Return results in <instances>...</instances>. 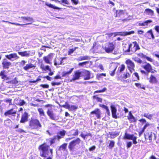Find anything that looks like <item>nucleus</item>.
Here are the masks:
<instances>
[{
  "label": "nucleus",
  "instance_id": "obj_33",
  "mask_svg": "<svg viewBox=\"0 0 159 159\" xmlns=\"http://www.w3.org/2000/svg\"><path fill=\"white\" fill-rule=\"evenodd\" d=\"M129 120L132 122H136V120L133 116L131 112L129 113V116L128 117Z\"/></svg>",
  "mask_w": 159,
  "mask_h": 159
},
{
  "label": "nucleus",
  "instance_id": "obj_37",
  "mask_svg": "<svg viewBox=\"0 0 159 159\" xmlns=\"http://www.w3.org/2000/svg\"><path fill=\"white\" fill-rule=\"evenodd\" d=\"M45 5L47 6H48L49 7H51V8H54L55 9H59V8H58V7H57L56 6H54L53 5L50 3H49L48 2H46Z\"/></svg>",
  "mask_w": 159,
  "mask_h": 159
},
{
  "label": "nucleus",
  "instance_id": "obj_56",
  "mask_svg": "<svg viewBox=\"0 0 159 159\" xmlns=\"http://www.w3.org/2000/svg\"><path fill=\"white\" fill-rule=\"evenodd\" d=\"M125 66L124 65H122L121 66V67L120 68V72L122 71L125 69Z\"/></svg>",
  "mask_w": 159,
  "mask_h": 159
},
{
  "label": "nucleus",
  "instance_id": "obj_39",
  "mask_svg": "<svg viewBox=\"0 0 159 159\" xmlns=\"http://www.w3.org/2000/svg\"><path fill=\"white\" fill-rule=\"evenodd\" d=\"M38 110L39 112V115L41 116H45V114L42 108H39L38 109Z\"/></svg>",
  "mask_w": 159,
  "mask_h": 159
},
{
  "label": "nucleus",
  "instance_id": "obj_47",
  "mask_svg": "<svg viewBox=\"0 0 159 159\" xmlns=\"http://www.w3.org/2000/svg\"><path fill=\"white\" fill-rule=\"evenodd\" d=\"M137 139V137L134 136L132 139L133 140V143L134 144H136L137 143V142L136 141Z\"/></svg>",
  "mask_w": 159,
  "mask_h": 159
},
{
  "label": "nucleus",
  "instance_id": "obj_41",
  "mask_svg": "<svg viewBox=\"0 0 159 159\" xmlns=\"http://www.w3.org/2000/svg\"><path fill=\"white\" fill-rule=\"evenodd\" d=\"M135 85L136 87H138L139 88H140L144 89H145V88L144 86L142 85L140 83H135Z\"/></svg>",
  "mask_w": 159,
  "mask_h": 159
},
{
  "label": "nucleus",
  "instance_id": "obj_27",
  "mask_svg": "<svg viewBox=\"0 0 159 159\" xmlns=\"http://www.w3.org/2000/svg\"><path fill=\"white\" fill-rule=\"evenodd\" d=\"M18 54L23 57L25 56L28 57L30 56V53L29 52L25 51L23 52H18Z\"/></svg>",
  "mask_w": 159,
  "mask_h": 159
},
{
  "label": "nucleus",
  "instance_id": "obj_22",
  "mask_svg": "<svg viewBox=\"0 0 159 159\" xmlns=\"http://www.w3.org/2000/svg\"><path fill=\"white\" fill-rule=\"evenodd\" d=\"M148 72H149L150 70H152V67L151 65L149 63H147V64L142 66Z\"/></svg>",
  "mask_w": 159,
  "mask_h": 159
},
{
  "label": "nucleus",
  "instance_id": "obj_53",
  "mask_svg": "<svg viewBox=\"0 0 159 159\" xmlns=\"http://www.w3.org/2000/svg\"><path fill=\"white\" fill-rule=\"evenodd\" d=\"M11 99H6L5 100V101L7 103H9V105H11Z\"/></svg>",
  "mask_w": 159,
  "mask_h": 159
},
{
  "label": "nucleus",
  "instance_id": "obj_44",
  "mask_svg": "<svg viewBox=\"0 0 159 159\" xmlns=\"http://www.w3.org/2000/svg\"><path fill=\"white\" fill-rule=\"evenodd\" d=\"M144 116L145 117H146L149 119H151L152 117V114H148L147 113H145L144 114Z\"/></svg>",
  "mask_w": 159,
  "mask_h": 159
},
{
  "label": "nucleus",
  "instance_id": "obj_17",
  "mask_svg": "<svg viewBox=\"0 0 159 159\" xmlns=\"http://www.w3.org/2000/svg\"><path fill=\"white\" fill-rule=\"evenodd\" d=\"M145 36L149 39H151L152 38L153 39H154L155 38L154 35L151 30L148 31L145 34Z\"/></svg>",
  "mask_w": 159,
  "mask_h": 159
},
{
  "label": "nucleus",
  "instance_id": "obj_58",
  "mask_svg": "<svg viewBox=\"0 0 159 159\" xmlns=\"http://www.w3.org/2000/svg\"><path fill=\"white\" fill-rule=\"evenodd\" d=\"M144 58H146L148 61H149L151 62L152 61V59L151 58L149 57H148L146 55H145Z\"/></svg>",
  "mask_w": 159,
  "mask_h": 159
},
{
  "label": "nucleus",
  "instance_id": "obj_64",
  "mask_svg": "<svg viewBox=\"0 0 159 159\" xmlns=\"http://www.w3.org/2000/svg\"><path fill=\"white\" fill-rule=\"evenodd\" d=\"M155 29L157 32L159 33V26H156L155 27Z\"/></svg>",
  "mask_w": 159,
  "mask_h": 159
},
{
  "label": "nucleus",
  "instance_id": "obj_36",
  "mask_svg": "<svg viewBox=\"0 0 159 159\" xmlns=\"http://www.w3.org/2000/svg\"><path fill=\"white\" fill-rule=\"evenodd\" d=\"M109 142L110 143L108 147L109 149H111L114 147L115 143L114 141L111 140L109 141Z\"/></svg>",
  "mask_w": 159,
  "mask_h": 159
},
{
  "label": "nucleus",
  "instance_id": "obj_45",
  "mask_svg": "<svg viewBox=\"0 0 159 159\" xmlns=\"http://www.w3.org/2000/svg\"><path fill=\"white\" fill-rule=\"evenodd\" d=\"M107 90V88H104L102 90H97L95 91L94 93H101L103 92L106 91Z\"/></svg>",
  "mask_w": 159,
  "mask_h": 159
},
{
  "label": "nucleus",
  "instance_id": "obj_51",
  "mask_svg": "<svg viewBox=\"0 0 159 159\" xmlns=\"http://www.w3.org/2000/svg\"><path fill=\"white\" fill-rule=\"evenodd\" d=\"M132 145V143L131 142H129L127 143L126 146L127 148H130Z\"/></svg>",
  "mask_w": 159,
  "mask_h": 159
},
{
  "label": "nucleus",
  "instance_id": "obj_40",
  "mask_svg": "<svg viewBox=\"0 0 159 159\" xmlns=\"http://www.w3.org/2000/svg\"><path fill=\"white\" fill-rule=\"evenodd\" d=\"M134 33V31H131L128 32H121V34H123L124 35H121V36H125L126 35H130L131 34H133Z\"/></svg>",
  "mask_w": 159,
  "mask_h": 159
},
{
  "label": "nucleus",
  "instance_id": "obj_5",
  "mask_svg": "<svg viewBox=\"0 0 159 159\" xmlns=\"http://www.w3.org/2000/svg\"><path fill=\"white\" fill-rule=\"evenodd\" d=\"M140 49L139 44L136 41L133 42L128 47V49L125 50V52H129L130 51L133 53H135L138 50Z\"/></svg>",
  "mask_w": 159,
  "mask_h": 159
},
{
  "label": "nucleus",
  "instance_id": "obj_11",
  "mask_svg": "<svg viewBox=\"0 0 159 159\" xmlns=\"http://www.w3.org/2000/svg\"><path fill=\"white\" fill-rule=\"evenodd\" d=\"M5 57L8 59L13 61L14 60L13 59H14L15 60H17L19 58V57L17 56V54L15 53H11L9 55H5Z\"/></svg>",
  "mask_w": 159,
  "mask_h": 159
},
{
  "label": "nucleus",
  "instance_id": "obj_52",
  "mask_svg": "<svg viewBox=\"0 0 159 159\" xmlns=\"http://www.w3.org/2000/svg\"><path fill=\"white\" fill-rule=\"evenodd\" d=\"M130 76L129 74L128 73H126V74H124L123 75V78L126 79L128 77H129Z\"/></svg>",
  "mask_w": 159,
  "mask_h": 159
},
{
  "label": "nucleus",
  "instance_id": "obj_13",
  "mask_svg": "<svg viewBox=\"0 0 159 159\" xmlns=\"http://www.w3.org/2000/svg\"><path fill=\"white\" fill-rule=\"evenodd\" d=\"M82 74L84 76V80H88L90 79V73L89 71L85 70L82 72Z\"/></svg>",
  "mask_w": 159,
  "mask_h": 159
},
{
  "label": "nucleus",
  "instance_id": "obj_10",
  "mask_svg": "<svg viewBox=\"0 0 159 159\" xmlns=\"http://www.w3.org/2000/svg\"><path fill=\"white\" fill-rule=\"evenodd\" d=\"M47 114L52 120H57L59 119L58 116H56L53 113L51 109L48 110L47 112Z\"/></svg>",
  "mask_w": 159,
  "mask_h": 159
},
{
  "label": "nucleus",
  "instance_id": "obj_54",
  "mask_svg": "<svg viewBox=\"0 0 159 159\" xmlns=\"http://www.w3.org/2000/svg\"><path fill=\"white\" fill-rule=\"evenodd\" d=\"M45 70H48L50 71H51V69L50 68L49 66H45Z\"/></svg>",
  "mask_w": 159,
  "mask_h": 159
},
{
  "label": "nucleus",
  "instance_id": "obj_30",
  "mask_svg": "<svg viewBox=\"0 0 159 159\" xmlns=\"http://www.w3.org/2000/svg\"><path fill=\"white\" fill-rule=\"evenodd\" d=\"M0 76L1 77L2 79L5 80H8L9 78L7 75L4 74V71H1L0 73Z\"/></svg>",
  "mask_w": 159,
  "mask_h": 159
},
{
  "label": "nucleus",
  "instance_id": "obj_62",
  "mask_svg": "<svg viewBox=\"0 0 159 159\" xmlns=\"http://www.w3.org/2000/svg\"><path fill=\"white\" fill-rule=\"evenodd\" d=\"M16 131H17L18 132L20 133H21L22 132L26 133V132L24 130H23L22 129H17L16 130Z\"/></svg>",
  "mask_w": 159,
  "mask_h": 159
},
{
  "label": "nucleus",
  "instance_id": "obj_26",
  "mask_svg": "<svg viewBox=\"0 0 159 159\" xmlns=\"http://www.w3.org/2000/svg\"><path fill=\"white\" fill-rule=\"evenodd\" d=\"M134 136L133 134H129L126 132L125 134L124 138L125 139H126L132 140Z\"/></svg>",
  "mask_w": 159,
  "mask_h": 159
},
{
  "label": "nucleus",
  "instance_id": "obj_8",
  "mask_svg": "<svg viewBox=\"0 0 159 159\" xmlns=\"http://www.w3.org/2000/svg\"><path fill=\"white\" fill-rule=\"evenodd\" d=\"M126 63L127 65V67L131 73H132L133 71L134 70V68L135 65L134 63L129 59L127 60L126 61Z\"/></svg>",
  "mask_w": 159,
  "mask_h": 159
},
{
  "label": "nucleus",
  "instance_id": "obj_19",
  "mask_svg": "<svg viewBox=\"0 0 159 159\" xmlns=\"http://www.w3.org/2000/svg\"><path fill=\"white\" fill-rule=\"evenodd\" d=\"M35 66L31 63L27 64L25 66H24L23 69L26 71H28L29 70L32 68H34Z\"/></svg>",
  "mask_w": 159,
  "mask_h": 159
},
{
  "label": "nucleus",
  "instance_id": "obj_3",
  "mask_svg": "<svg viewBox=\"0 0 159 159\" xmlns=\"http://www.w3.org/2000/svg\"><path fill=\"white\" fill-rule=\"evenodd\" d=\"M19 18H20V19L22 20L23 22L24 23L26 22V21H27L28 22H30V23H26L24 24H21L18 23H12L8 21H6L4 20H2V22H5L7 23H10L13 25H21L23 26L24 25H28L30 24H31L32 22L34 21V20L32 18L30 17H25V16H22L21 17H19Z\"/></svg>",
  "mask_w": 159,
  "mask_h": 159
},
{
  "label": "nucleus",
  "instance_id": "obj_1",
  "mask_svg": "<svg viewBox=\"0 0 159 159\" xmlns=\"http://www.w3.org/2000/svg\"><path fill=\"white\" fill-rule=\"evenodd\" d=\"M49 146L46 143H44L40 145L39 147L40 152V155L42 157H47L49 156L46 159H52L53 157V149H50L49 151Z\"/></svg>",
  "mask_w": 159,
  "mask_h": 159
},
{
  "label": "nucleus",
  "instance_id": "obj_63",
  "mask_svg": "<svg viewBox=\"0 0 159 159\" xmlns=\"http://www.w3.org/2000/svg\"><path fill=\"white\" fill-rule=\"evenodd\" d=\"M71 1L75 5H77L79 2L78 0H71Z\"/></svg>",
  "mask_w": 159,
  "mask_h": 159
},
{
  "label": "nucleus",
  "instance_id": "obj_6",
  "mask_svg": "<svg viewBox=\"0 0 159 159\" xmlns=\"http://www.w3.org/2000/svg\"><path fill=\"white\" fill-rule=\"evenodd\" d=\"M17 111L14 108H12L10 110H8L6 111L4 113V115L6 116H7L9 118H11V116H16Z\"/></svg>",
  "mask_w": 159,
  "mask_h": 159
},
{
  "label": "nucleus",
  "instance_id": "obj_21",
  "mask_svg": "<svg viewBox=\"0 0 159 159\" xmlns=\"http://www.w3.org/2000/svg\"><path fill=\"white\" fill-rule=\"evenodd\" d=\"M81 72L76 71L75 72V75H73V77L72 79V80H78L80 76Z\"/></svg>",
  "mask_w": 159,
  "mask_h": 159
},
{
  "label": "nucleus",
  "instance_id": "obj_32",
  "mask_svg": "<svg viewBox=\"0 0 159 159\" xmlns=\"http://www.w3.org/2000/svg\"><path fill=\"white\" fill-rule=\"evenodd\" d=\"M73 69H74L73 68H71L70 69V70L68 72H66V71L63 72L62 73V76L65 77V76H67V75H70V74L71 73L73 70Z\"/></svg>",
  "mask_w": 159,
  "mask_h": 159
},
{
  "label": "nucleus",
  "instance_id": "obj_61",
  "mask_svg": "<svg viewBox=\"0 0 159 159\" xmlns=\"http://www.w3.org/2000/svg\"><path fill=\"white\" fill-rule=\"evenodd\" d=\"M146 123L145 125L143 127V129L145 130V129L147 127L149 126L150 125L147 122Z\"/></svg>",
  "mask_w": 159,
  "mask_h": 159
},
{
  "label": "nucleus",
  "instance_id": "obj_59",
  "mask_svg": "<svg viewBox=\"0 0 159 159\" xmlns=\"http://www.w3.org/2000/svg\"><path fill=\"white\" fill-rule=\"evenodd\" d=\"M99 105L100 107L105 109L106 110L108 108L107 107L104 105L99 104Z\"/></svg>",
  "mask_w": 159,
  "mask_h": 159
},
{
  "label": "nucleus",
  "instance_id": "obj_16",
  "mask_svg": "<svg viewBox=\"0 0 159 159\" xmlns=\"http://www.w3.org/2000/svg\"><path fill=\"white\" fill-rule=\"evenodd\" d=\"M14 103L17 105L22 106L25 104V102L23 100L20 99H15L14 100Z\"/></svg>",
  "mask_w": 159,
  "mask_h": 159
},
{
  "label": "nucleus",
  "instance_id": "obj_7",
  "mask_svg": "<svg viewBox=\"0 0 159 159\" xmlns=\"http://www.w3.org/2000/svg\"><path fill=\"white\" fill-rule=\"evenodd\" d=\"M115 47L112 43H108L106 44L105 50L107 53L111 52L114 49Z\"/></svg>",
  "mask_w": 159,
  "mask_h": 159
},
{
  "label": "nucleus",
  "instance_id": "obj_57",
  "mask_svg": "<svg viewBox=\"0 0 159 159\" xmlns=\"http://www.w3.org/2000/svg\"><path fill=\"white\" fill-rule=\"evenodd\" d=\"M137 55L140 57H142V58H144L145 55H144L143 53H139L137 54Z\"/></svg>",
  "mask_w": 159,
  "mask_h": 159
},
{
  "label": "nucleus",
  "instance_id": "obj_23",
  "mask_svg": "<svg viewBox=\"0 0 159 159\" xmlns=\"http://www.w3.org/2000/svg\"><path fill=\"white\" fill-rule=\"evenodd\" d=\"M51 54H49L47 56H45L43 57L44 61L47 63L50 64L51 62H50V60L52 59L51 58Z\"/></svg>",
  "mask_w": 159,
  "mask_h": 159
},
{
  "label": "nucleus",
  "instance_id": "obj_15",
  "mask_svg": "<svg viewBox=\"0 0 159 159\" xmlns=\"http://www.w3.org/2000/svg\"><path fill=\"white\" fill-rule=\"evenodd\" d=\"M28 113L26 112H25L22 115L21 119L20 120V122L24 123L26 122L28 120Z\"/></svg>",
  "mask_w": 159,
  "mask_h": 159
},
{
  "label": "nucleus",
  "instance_id": "obj_55",
  "mask_svg": "<svg viewBox=\"0 0 159 159\" xmlns=\"http://www.w3.org/2000/svg\"><path fill=\"white\" fill-rule=\"evenodd\" d=\"M61 2V3H63L68 5L69 4V2L67 0H62Z\"/></svg>",
  "mask_w": 159,
  "mask_h": 159
},
{
  "label": "nucleus",
  "instance_id": "obj_25",
  "mask_svg": "<svg viewBox=\"0 0 159 159\" xmlns=\"http://www.w3.org/2000/svg\"><path fill=\"white\" fill-rule=\"evenodd\" d=\"M90 59V57L88 56H81L77 58V60L80 61L84 60H89Z\"/></svg>",
  "mask_w": 159,
  "mask_h": 159
},
{
  "label": "nucleus",
  "instance_id": "obj_12",
  "mask_svg": "<svg viewBox=\"0 0 159 159\" xmlns=\"http://www.w3.org/2000/svg\"><path fill=\"white\" fill-rule=\"evenodd\" d=\"M2 64L4 69H8L9 68V67L11 65V63L8 61L6 58H5L3 60Z\"/></svg>",
  "mask_w": 159,
  "mask_h": 159
},
{
  "label": "nucleus",
  "instance_id": "obj_18",
  "mask_svg": "<svg viewBox=\"0 0 159 159\" xmlns=\"http://www.w3.org/2000/svg\"><path fill=\"white\" fill-rule=\"evenodd\" d=\"M66 131L64 130L60 131L58 132L57 134V139L58 141L63 138L65 135Z\"/></svg>",
  "mask_w": 159,
  "mask_h": 159
},
{
  "label": "nucleus",
  "instance_id": "obj_43",
  "mask_svg": "<svg viewBox=\"0 0 159 159\" xmlns=\"http://www.w3.org/2000/svg\"><path fill=\"white\" fill-rule=\"evenodd\" d=\"M93 98L94 99H96L97 101L98 102H102V99L99 98L98 97H97L96 96H93Z\"/></svg>",
  "mask_w": 159,
  "mask_h": 159
},
{
  "label": "nucleus",
  "instance_id": "obj_35",
  "mask_svg": "<svg viewBox=\"0 0 159 159\" xmlns=\"http://www.w3.org/2000/svg\"><path fill=\"white\" fill-rule=\"evenodd\" d=\"M152 22V20H148L146 21H145L143 23H139V26H145L147 25H148V24L149 23H150Z\"/></svg>",
  "mask_w": 159,
  "mask_h": 159
},
{
  "label": "nucleus",
  "instance_id": "obj_24",
  "mask_svg": "<svg viewBox=\"0 0 159 159\" xmlns=\"http://www.w3.org/2000/svg\"><path fill=\"white\" fill-rule=\"evenodd\" d=\"M108 37L110 38V37L114 35V37H115L117 35H124L121 34V32H116L114 33H110L106 34Z\"/></svg>",
  "mask_w": 159,
  "mask_h": 159
},
{
  "label": "nucleus",
  "instance_id": "obj_14",
  "mask_svg": "<svg viewBox=\"0 0 159 159\" xmlns=\"http://www.w3.org/2000/svg\"><path fill=\"white\" fill-rule=\"evenodd\" d=\"M91 114H95L97 118L100 119L101 118L100 115L102 113L101 111L99 109H97L94 111H92Z\"/></svg>",
  "mask_w": 159,
  "mask_h": 159
},
{
  "label": "nucleus",
  "instance_id": "obj_28",
  "mask_svg": "<svg viewBox=\"0 0 159 159\" xmlns=\"http://www.w3.org/2000/svg\"><path fill=\"white\" fill-rule=\"evenodd\" d=\"M149 82L151 83H155L157 82V80L155 77L151 75L150 78Z\"/></svg>",
  "mask_w": 159,
  "mask_h": 159
},
{
  "label": "nucleus",
  "instance_id": "obj_42",
  "mask_svg": "<svg viewBox=\"0 0 159 159\" xmlns=\"http://www.w3.org/2000/svg\"><path fill=\"white\" fill-rule=\"evenodd\" d=\"M134 60L137 62L138 63H139L140 64L142 63V61L138 57H136L134 58Z\"/></svg>",
  "mask_w": 159,
  "mask_h": 159
},
{
  "label": "nucleus",
  "instance_id": "obj_9",
  "mask_svg": "<svg viewBox=\"0 0 159 159\" xmlns=\"http://www.w3.org/2000/svg\"><path fill=\"white\" fill-rule=\"evenodd\" d=\"M145 138L146 139H149V140H152V139L155 140L156 139V135L154 133L151 132L144 134Z\"/></svg>",
  "mask_w": 159,
  "mask_h": 159
},
{
  "label": "nucleus",
  "instance_id": "obj_4",
  "mask_svg": "<svg viewBox=\"0 0 159 159\" xmlns=\"http://www.w3.org/2000/svg\"><path fill=\"white\" fill-rule=\"evenodd\" d=\"M28 127L31 129H37L41 128L42 125L38 120L34 119L30 121Z\"/></svg>",
  "mask_w": 159,
  "mask_h": 159
},
{
  "label": "nucleus",
  "instance_id": "obj_38",
  "mask_svg": "<svg viewBox=\"0 0 159 159\" xmlns=\"http://www.w3.org/2000/svg\"><path fill=\"white\" fill-rule=\"evenodd\" d=\"M11 122V121L10 119L9 118H7L4 121V124L6 126H9Z\"/></svg>",
  "mask_w": 159,
  "mask_h": 159
},
{
  "label": "nucleus",
  "instance_id": "obj_50",
  "mask_svg": "<svg viewBox=\"0 0 159 159\" xmlns=\"http://www.w3.org/2000/svg\"><path fill=\"white\" fill-rule=\"evenodd\" d=\"M26 61L25 60H22L19 62V63L22 66H24L26 63Z\"/></svg>",
  "mask_w": 159,
  "mask_h": 159
},
{
  "label": "nucleus",
  "instance_id": "obj_2",
  "mask_svg": "<svg viewBox=\"0 0 159 159\" xmlns=\"http://www.w3.org/2000/svg\"><path fill=\"white\" fill-rule=\"evenodd\" d=\"M81 142V140L79 138L72 140L69 143L68 148L71 152V154H73V152L79 148V144Z\"/></svg>",
  "mask_w": 159,
  "mask_h": 159
},
{
  "label": "nucleus",
  "instance_id": "obj_20",
  "mask_svg": "<svg viewBox=\"0 0 159 159\" xmlns=\"http://www.w3.org/2000/svg\"><path fill=\"white\" fill-rule=\"evenodd\" d=\"M111 112L112 116L113 118L116 119L117 118V116L116 115L117 110L116 108L113 106H111Z\"/></svg>",
  "mask_w": 159,
  "mask_h": 159
},
{
  "label": "nucleus",
  "instance_id": "obj_60",
  "mask_svg": "<svg viewBox=\"0 0 159 159\" xmlns=\"http://www.w3.org/2000/svg\"><path fill=\"white\" fill-rule=\"evenodd\" d=\"M60 82H52V84L53 86L55 85H58L61 84Z\"/></svg>",
  "mask_w": 159,
  "mask_h": 159
},
{
  "label": "nucleus",
  "instance_id": "obj_46",
  "mask_svg": "<svg viewBox=\"0 0 159 159\" xmlns=\"http://www.w3.org/2000/svg\"><path fill=\"white\" fill-rule=\"evenodd\" d=\"M78 107L75 105H71L70 107V110L71 111H74L78 108Z\"/></svg>",
  "mask_w": 159,
  "mask_h": 159
},
{
  "label": "nucleus",
  "instance_id": "obj_29",
  "mask_svg": "<svg viewBox=\"0 0 159 159\" xmlns=\"http://www.w3.org/2000/svg\"><path fill=\"white\" fill-rule=\"evenodd\" d=\"M64 58H60L59 59V62H57V58H56L54 61V64L56 66L57 65H59L61 64L62 63V61L63 59ZM57 60H58V59L57 58Z\"/></svg>",
  "mask_w": 159,
  "mask_h": 159
},
{
  "label": "nucleus",
  "instance_id": "obj_49",
  "mask_svg": "<svg viewBox=\"0 0 159 159\" xmlns=\"http://www.w3.org/2000/svg\"><path fill=\"white\" fill-rule=\"evenodd\" d=\"M88 62H89L88 61H86L82 63H79V65L80 66H83L84 65H85L86 64L88 63Z\"/></svg>",
  "mask_w": 159,
  "mask_h": 159
},
{
  "label": "nucleus",
  "instance_id": "obj_48",
  "mask_svg": "<svg viewBox=\"0 0 159 159\" xmlns=\"http://www.w3.org/2000/svg\"><path fill=\"white\" fill-rule=\"evenodd\" d=\"M116 67L115 68L114 70L110 72V75L111 76H113L115 74V71L116 69Z\"/></svg>",
  "mask_w": 159,
  "mask_h": 159
},
{
  "label": "nucleus",
  "instance_id": "obj_34",
  "mask_svg": "<svg viewBox=\"0 0 159 159\" xmlns=\"http://www.w3.org/2000/svg\"><path fill=\"white\" fill-rule=\"evenodd\" d=\"M67 143H64L61 145L59 147V150H62L65 151L66 148Z\"/></svg>",
  "mask_w": 159,
  "mask_h": 159
},
{
  "label": "nucleus",
  "instance_id": "obj_31",
  "mask_svg": "<svg viewBox=\"0 0 159 159\" xmlns=\"http://www.w3.org/2000/svg\"><path fill=\"white\" fill-rule=\"evenodd\" d=\"M144 13L148 15H152L154 13V12L151 9L148 8L145 9Z\"/></svg>",
  "mask_w": 159,
  "mask_h": 159
}]
</instances>
